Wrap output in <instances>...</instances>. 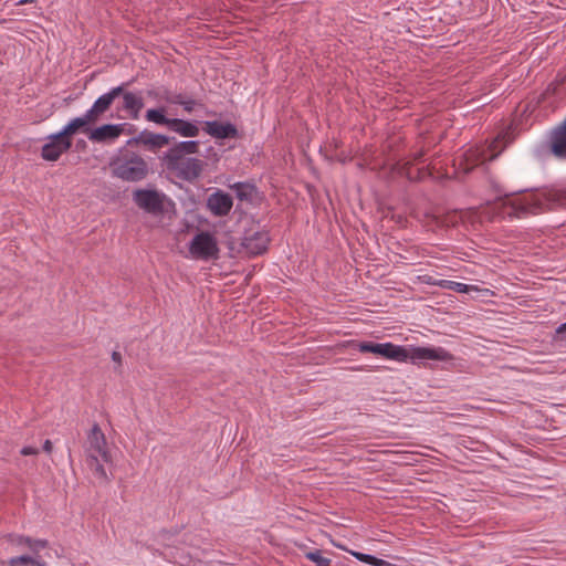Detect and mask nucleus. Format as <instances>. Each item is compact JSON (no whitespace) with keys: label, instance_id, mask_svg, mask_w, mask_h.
<instances>
[{"label":"nucleus","instance_id":"31","mask_svg":"<svg viewBox=\"0 0 566 566\" xmlns=\"http://www.w3.org/2000/svg\"><path fill=\"white\" fill-rule=\"evenodd\" d=\"M112 359H113V361H114V363H116V365H117V366L115 367V370H119V368L122 367V355H120V353H118V352L114 350V352L112 353Z\"/></svg>","mask_w":566,"mask_h":566},{"label":"nucleus","instance_id":"11","mask_svg":"<svg viewBox=\"0 0 566 566\" xmlns=\"http://www.w3.org/2000/svg\"><path fill=\"white\" fill-rule=\"evenodd\" d=\"M408 350V359L411 361L439 360L447 361L452 355L442 347H411Z\"/></svg>","mask_w":566,"mask_h":566},{"label":"nucleus","instance_id":"38","mask_svg":"<svg viewBox=\"0 0 566 566\" xmlns=\"http://www.w3.org/2000/svg\"><path fill=\"white\" fill-rule=\"evenodd\" d=\"M370 565L384 566V565H386V560L375 556V560H373Z\"/></svg>","mask_w":566,"mask_h":566},{"label":"nucleus","instance_id":"14","mask_svg":"<svg viewBox=\"0 0 566 566\" xmlns=\"http://www.w3.org/2000/svg\"><path fill=\"white\" fill-rule=\"evenodd\" d=\"M203 129L213 138L224 139V138H240L238 135L237 128L230 124L224 122H206Z\"/></svg>","mask_w":566,"mask_h":566},{"label":"nucleus","instance_id":"18","mask_svg":"<svg viewBox=\"0 0 566 566\" xmlns=\"http://www.w3.org/2000/svg\"><path fill=\"white\" fill-rule=\"evenodd\" d=\"M168 128L182 137H196L199 128L186 120L174 118L169 122Z\"/></svg>","mask_w":566,"mask_h":566},{"label":"nucleus","instance_id":"5","mask_svg":"<svg viewBox=\"0 0 566 566\" xmlns=\"http://www.w3.org/2000/svg\"><path fill=\"white\" fill-rule=\"evenodd\" d=\"M111 167L113 175L125 181H139L148 174L146 161L135 154H125L117 157L111 163Z\"/></svg>","mask_w":566,"mask_h":566},{"label":"nucleus","instance_id":"15","mask_svg":"<svg viewBox=\"0 0 566 566\" xmlns=\"http://www.w3.org/2000/svg\"><path fill=\"white\" fill-rule=\"evenodd\" d=\"M347 144H319V153L331 161L346 163L353 158V151L345 149Z\"/></svg>","mask_w":566,"mask_h":566},{"label":"nucleus","instance_id":"30","mask_svg":"<svg viewBox=\"0 0 566 566\" xmlns=\"http://www.w3.org/2000/svg\"><path fill=\"white\" fill-rule=\"evenodd\" d=\"M195 104L196 102L193 99L186 98L185 101H182L181 106L185 108L186 112L190 113L192 112Z\"/></svg>","mask_w":566,"mask_h":566},{"label":"nucleus","instance_id":"21","mask_svg":"<svg viewBox=\"0 0 566 566\" xmlns=\"http://www.w3.org/2000/svg\"><path fill=\"white\" fill-rule=\"evenodd\" d=\"M521 130V123L516 119H513L510 124H507L500 130V133L497 134L496 138L493 142H511L520 137Z\"/></svg>","mask_w":566,"mask_h":566},{"label":"nucleus","instance_id":"7","mask_svg":"<svg viewBox=\"0 0 566 566\" xmlns=\"http://www.w3.org/2000/svg\"><path fill=\"white\" fill-rule=\"evenodd\" d=\"M357 347L360 353H373L397 361L408 360L407 348L392 343L360 342Z\"/></svg>","mask_w":566,"mask_h":566},{"label":"nucleus","instance_id":"20","mask_svg":"<svg viewBox=\"0 0 566 566\" xmlns=\"http://www.w3.org/2000/svg\"><path fill=\"white\" fill-rule=\"evenodd\" d=\"M85 461H86V464H87L90 471L93 473V475L97 480H99L102 482L108 481L107 473L104 469L105 462L101 459V457H96V455L85 457Z\"/></svg>","mask_w":566,"mask_h":566},{"label":"nucleus","instance_id":"12","mask_svg":"<svg viewBox=\"0 0 566 566\" xmlns=\"http://www.w3.org/2000/svg\"><path fill=\"white\" fill-rule=\"evenodd\" d=\"M233 200L229 193L218 190L211 193L207 200V207L216 217H224L232 209Z\"/></svg>","mask_w":566,"mask_h":566},{"label":"nucleus","instance_id":"1","mask_svg":"<svg viewBox=\"0 0 566 566\" xmlns=\"http://www.w3.org/2000/svg\"><path fill=\"white\" fill-rule=\"evenodd\" d=\"M565 202L566 190L551 188L500 200L495 209L502 218L523 219L555 209Z\"/></svg>","mask_w":566,"mask_h":566},{"label":"nucleus","instance_id":"4","mask_svg":"<svg viewBox=\"0 0 566 566\" xmlns=\"http://www.w3.org/2000/svg\"><path fill=\"white\" fill-rule=\"evenodd\" d=\"M7 542L18 552L29 551L30 553L11 557L8 560L9 566H48L41 556V551L48 548L46 539L33 538L25 535L9 534Z\"/></svg>","mask_w":566,"mask_h":566},{"label":"nucleus","instance_id":"43","mask_svg":"<svg viewBox=\"0 0 566 566\" xmlns=\"http://www.w3.org/2000/svg\"><path fill=\"white\" fill-rule=\"evenodd\" d=\"M129 143H133V142H138L137 139L133 138V139H129L128 140Z\"/></svg>","mask_w":566,"mask_h":566},{"label":"nucleus","instance_id":"27","mask_svg":"<svg viewBox=\"0 0 566 566\" xmlns=\"http://www.w3.org/2000/svg\"><path fill=\"white\" fill-rule=\"evenodd\" d=\"M165 101L170 104L181 105L186 97L182 94H171L165 91Z\"/></svg>","mask_w":566,"mask_h":566},{"label":"nucleus","instance_id":"37","mask_svg":"<svg viewBox=\"0 0 566 566\" xmlns=\"http://www.w3.org/2000/svg\"><path fill=\"white\" fill-rule=\"evenodd\" d=\"M332 560L326 557H322L321 560L316 564V566H331Z\"/></svg>","mask_w":566,"mask_h":566},{"label":"nucleus","instance_id":"26","mask_svg":"<svg viewBox=\"0 0 566 566\" xmlns=\"http://www.w3.org/2000/svg\"><path fill=\"white\" fill-rule=\"evenodd\" d=\"M233 189H235L240 199H244L251 196L253 187L248 184L238 182L233 186Z\"/></svg>","mask_w":566,"mask_h":566},{"label":"nucleus","instance_id":"2","mask_svg":"<svg viewBox=\"0 0 566 566\" xmlns=\"http://www.w3.org/2000/svg\"><path fill=\"white\" fill-rule=\"evenodd\" d=\"M120 93L122 86H116L101 95L82 116L73 118L60 133L52 135V142H62L63 138H70L76 133L90 135L93 126L105 118Z\"/></svg>","mask_w":566,"mask_h":566},{"label":"nucleus","instance_id":"42","mask_svg":"<svg viewBox=\"0 0 566 566\" xmlns=\"http://www.w3.org/2000/svg\"><path fill=\"white\" fill-rule=\"evenodd\" d=\"M160 142L166 143L168 140H167V138L163 137Z\"/></svg>","mask_w":566,"mask_h":566},{"label":"nucleus","instance_id":"29","mask_svg":"<svg viewBox=\"0 0 566 566\" xmlns=\"http://www.w3.org/2000/svg\"><path fill=\"white\" fill-rule=\"evenodd\" d=\"M305 557L308 558L310 560L314 562L315 564H317L323 556L321 554V551L316 549V551L305 553Z\"/></svg>","mask_w":566,"mask_h":566},{"label":"nucleus","instance_id":"6","mask_svg":"<svg viewBox=\"0 0 566 566\" xmlns=\"http://www.w3.org/2000/svg\"><path fill=\"white\" fill-rule=\"evenodd\" d=\"M191 258L200 261L218 260L220 249L217 238L209 231H200L197 233L188 247Z\"/></svg>","mask_w":566,"mask_h":566},{"label":"nucleus","instance_id":"8","mask_svg":"<svg viewBox=\"0 0 566 566\" xmlns=\"http://www.w3.org/2000/svg\"><path fill=\"white\" fill-rule=\"evenodd\" d=\"M83 448L85 457L96 455L101 457L104 462L111 461L106 437L97 423H94L86 433V440Z\"/></svg>","mask_w":566,"mask_h":566},{"label":"nucleus","instance_id":"24","mask_svg":"<svg viewBox=\"0 0 566 566\" xmlns=\"http://www.w3.org/2000/svg\"><path fill=\"white\" fill-rule=\"evenodd\" d=\"M439 286L452 290L458 293H468L471 290L470 285H467L461 282L447 281V280L440 281Z\"/></svg>","mask_w":566,"mask_h":566},{"label":"nucleus","instance_id":"10","mask_svg":"<svg viewBox=\"0 0 566 566\" xmlns=\"http://www.w3.org/2000/svg\"><path fill=\"white\" fill-rule=\"evenodd\" d=\"M488 145L491 146L492 144H471L470 148L463 154V161L460 163L465 172L470 171L474 166L492 160L495 157L486 147Z\"/></svg>","mask_w":566,"mask_h":566},{"label":"nucleus","instance_id":"40","mask_svg":"<svg viewBox=\"0 0 566 566\" xmlns=\"http://www.w3.org/2000/svg\"><path fill=\"white\" fill-rule=\"evenodd\" d=\"M32 2H33V0H22V1H20L21 4H23V3H32Z\"/></svg>","mask_w":566,"mask_h":566},{"label":"nucleus","instance_id":"28","mask_svg":"<svg viewBox=\"0 0 566 566\" xmlns=\"http://www.w3.org/2000/svg\"><path fill=\"white\" fill-rule=\"evenodd\" d=\"M353 555L360 562L371 564L375 560V556L364 553L354 552Z\"/></svg>","mask_w":566,"mask_h":566},{"label":"nucleus","instance_id":"41","mask_svg":"<svg viewBox=\"0 0 566 566\" xmlns=\"http://www.w3.org/2000/svg\"><path fill=\"white\" fill-rule=\"evenodd\" d=\"M384 566H397V565L391 564V563H389V562H387V560H386V565H384Z\"/></svg>","mask_w":566,"mask_h":566},{"label":"nucleus","instance_id":"3","mask_svg":"<svg viewBox=\"0 0 566 566\" xmlns=\"http://www.w3.org/2000/svg\"><path fill=\"white\" fill-rule=\"evenodd\" d=\"M197 150L198 144H176L165 156L167 169L182 180L193 181L203 169L202 160L189 156Z\"/></svg>","mask_w":566,"mask_h":566},{"label":"nucleus","instance_id":"32","mask_svg":"<svg viewBox=\"0 0 566 566\" xmlns=\"http://www.w3.org/2000/svg\"><path fill=\"white\" fill-rule=\"evenodd\" d=\"M20 452L22 455H35L39 453V450L33 447H23Z\"/></svg>","mask_w":566,"mask_h":566},{"label":"nucleus","instance_id":"34","mask_svg":"<svg viewBox=\"0 0 566 566\" xmlns=\"http://www.w3.org/2000/svg\"><path fill=\"white\" fill-rule=\"evenodd\" d=\"M423 153L421 150L413 153L412 159L408 160L407 164L422 161Z\"/></svg>","mask_w":566,"mask_h":566},{"label":"nucleus","instance_id":"19","mask_svg":"<svg viewBox=\"0 0 566 566\" xmlns=\"http://www.w3.org/2000/svg\"><path fill=\"white\" fill-rule=\"evenodd\" d=\"M537 156L543 160L551 156L566 160V144H545L537 150Z\"/></svg>","mask_w":566,"mask_h":566},{"label":"nucleus","instance_id":"22","mask_svg":"<svg viewBox=\"0 0 566 566\" xmlns=\"http://www.w3.org/2000/svg\"><path fill=\"white\" fill-rule=\"evenodd\" d=\"M72 144H44L41 155L45 160L55 161L61 154L69 150Z\"/></svg>","mask_w":566,"mask_h":566},{"label":"nucleus","instance_id":"39","mask_svg":"<svg viewBox=\"0 0 566 566\" xmlns=\"http://www.w3.org/2000/svg\"><path fill=\"white\" fill-rule=\"evenodd\" d=\"M151 146V148H159L161 147L164 144H159V143H156V144H149Z\"/></svg>","mask_w":566,"mask_h":566},{"label":"nucleus","instance_id":"23","mask_svg":"<svg viewBox=\"0 0 566 566\" xmlns=\"http://www.w3.org/2000/svg\"><path fill=\"white\" fill-rule=\"evenodd\" d=\"M145 118L148 122H153L158 125H166L167 127L169 125V122L171 120L164 115V109H155V108L148 109L146 112Z\"/></svg>","mask_w":566,"mask_h":566},{"label":"nucleus","instance_id":"25","mask_svg":"<svg viewBox=\"0 0 566 566\" xmlns=\"http://www.w3.org/2000/svg\"><path fill=\"white\" fill-rule=\"evenodd\" d=\"M549 142H566V119L552 129Z\"/></svg>","mask_w":566,"mask_h":566},{"label":"nucleus","instance_id":"17","mask_svg":"<svg viewBox=\"0 0 566 566\" xmlns=\"http://www.w3.org/2000/svg\"><path fill=\"white\" fill-rule=\"evenodd\" d=\"M120 86L122 93L118 96L123 97V108L133 119H137L142 108L144 107L143 98L133 92H125L124 86Z\"/></svg>","mask_w":566,"mask_h":566},{"label":"nucleus","instance_id":"35","mask_svg":"<svg viewBox=\"0 0 566 566\" xmlns=\"http://www.w3.org/2000/svg\"><path fill=\"white\" fill-rule=\"evenodd\" d=\"M52 449H53V444H52L51 440H45L44 443H43V450L46 453H51Z\"/></svg>","mask_w":566,"mask_h":566},{"label":"nucleus","instance_id":"33","mask_svg":"<svg viewBox=\"0 0 566 566\" xmlns=\"http://www.w3.org/2000/svg\"><path fill=\"white\" fill-rule=\"evenodd\" d=\"M147 95H148L149 97H153V98H156V99H163V101H165V98H164V97H165V92H164V93H160V92H159V91H157V90H149V91H147Z\"/></svg>","mask_w":566,"mask_h":566},{"label":"nucleus","instance_id":"13","mask_svg":"<svg viewBox=\"0 0 566 566\" xmlns=\"http://www.w3.org/2000/svg\"><path fill=\"white\" fill-rule=\"evenodd\" d=\"M269 241V235L265 232H254L243 238L242 247L248 254L259 255L266 251Z\"/></svg>","mask_w":566,"mask_h":566},{"label":"nucleus","instance_id":"9","mask_svg":"<svg viewBox=\"0 0 566 566\" xmlns=\"http://www.w3.org/2000/svg\"><path fill=\"white\" fill-rule=\"evenodd\" d=\"M165 195L157 190L137 189L133 193L135 203L148 213L158 216L164 212Z\"/></svg>","mask_w":566,"mask_h":566},{"label":"nucleus","instance_id":"16","mask_svg":"<svg viewBox=\"0 0 566 566\" xmlns=\"http://www.w3.org/2000/svg\"><path fill=\"white\" fill-rule=\"evenodd\" d=\"M124 130L122 124H105L99 127H95L91 130L88 138L95 142H104L109 139H116L120 136Z\"/></svg>","mask_w":566,"mask_h":566},{"label":"nucleus","instance_id":"36","mask_svg":"<svg viewBox=\"0 0 566 566\" xmlns=\"http://www.w3.org/2000/svg\"><path fill=\"white\" fill-rule=\"evenodd\" d=\"M564 334H566V322L564 324L559 325L556 329L557 336H563Z\"/></svg>","mask_w":566,"mask_h":566}]
</instances>
